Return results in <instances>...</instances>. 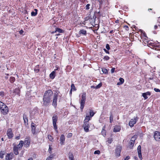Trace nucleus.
Returning <instances> with one entry per match:
<instances>
[{"label": "nucleus", "mask_w": 160, "mask_h": 160, "mask_svg": "<svg viewBox=\"0 0 160 160\" xmlns=\"http://www.w3.org/2000/svg\"><path fill=\"white\" fill-rule=\"evenodd\" d=\"M53 92L51 89L46 91L44 94L43 98V105L45 107L48 106L51 102V97Z\"/></svg>", "instance_id": "obj_1"}, {"label": "nucleus", "mask_w": 160, "mask_h": 160, "mask_svg": "<svg viewBox=\"0 0 160 160\" xmlns=\"http://www.w3.org/2000/svg\"><path fill=\"white\" fill-rule=\"evenodd\" d=\"M0 110L1 113L4 115H7L9 112L8 107L2 101H0Z\"/></svg>", "instance_id": "obj_2"}, {"label": "nucleus", "mask_w": 160, "mask_h": 160, "mask_svg": "<svg viewBox=\"0 0 160 160\" xmlns=\"http://www.w3.org/2000/svg\"><path fill=\"white\" fill-rule=\"evenodd\" d=\"M23 145V141L21 140L19 142V144L17 145H15L13 146V151L15 155H18L19 154L18 150H21L22 149V147Z\"/></svg>", "instance_id": "obj_3"}, {"label": "nucleus", "mask_w": 160, "mask_h": 160, "mask_svg": "<svg viewBox=\"0 0 160 160\" xmlns=\"http://www.w3.org/2000/svg\"><path fill=\"white\" fill-rule=\"evenodd\" d=\"M151 48L156 50H160V43L158 42L148 43Z\"/></svg>", "instance_id": "obj_4"}, {"label": "nucleus", "mask_w": 160, "mask_h": 160, "mask_svg": "<svg viewBox=\"0 0 160 160\" xmlns=\"http://www.w3.org/2000/svg\"><path fill=\"white\" fill-rule=\"evenodd\" d=\"M58 120V117L56 114H54L52 117V124L53 128L57 133L58 132L57 122Z\"/></svg>", "instance_id": "obj_5"}, {"label": "nucleus", "mask_w": 160, "mask_h": 160, "mask_svg": "<svg viewBox=\"0 0 160 160\" xmlns=\"http://www.w3.org/2000/svg\"><path fill=\"white\" fill-rule=\"evenodd\" d=\"M86 99V93L84 92L82 93L81 99L80 102V109L82 111L84 106Z\"/></svg>", "instance_id": "obj_6"}, {"label": "nucleus", "mask_w": 160, "mask_h": 160, "mask_svg": "<svg viewBox=\"0 0 160 160\" xmlns=\"http://www.w3.org/2000/svg\"><path fill=\"white\" fill-rule=\"evenodd\" d=\"M122 149V147L120 145H117L115 149L114 153L116 158L119 157L121 155V152Z\"/></svg>", "instance_id": "obj_7"}, {"label": "nucleus", "mask_w": 160, "mask_h": 160, "mask_svg": "<svg viewBox=\"0 0 160 160\" xmlns=\"http://www.w3.org/2000/svg\"><path fill=\"white\" fill-rule=\"evenodd\" d=\"M39 114L38 110L37 108H34L30 113V116L31 118H34Z\"/></svg>", "instance_id": "obj_8"}, {"label": "nucleus", "mask_w": 160, "mask_h": 160, "mask_svg": "<svg viewBox=\"0 0 160 160\" xmlns=\"http://www.w3.org/2000/svg\"><path fill=\"white\" fill-rule=\"evenodd\" d=\"M59 92H57L56 93H55L53 96L52 105L55 108L57 107V100Z\"/></svg>", "instance_id": "obj_9"}, {"label": "nucleus", "mask_w": 160, "mask_h": 160, "mask_svg": "<svg viewBox=\"0 0 160 160\" xmlns=\"http://www.w3.org/2000/svg\"><path fill=\"white\" fill-rule=\"evenodd\" d=\"M31 142V139L30 137L28 136L25 138L24 142L23 141L24 147L25 148H28L29 147Z\"/></svg>", "instance_id": "obj_10"}, {"label": "nucleus", "mask_w": 160, "mask_h": 160, "mask_svg": "<svg viewBox=\"0 0 160 160\" xmlns=\"http://www.w3.org/2000/svg\"><path fill=\"white\" fill-rule=\"evenodd\" d=\"M138 119V118L136 117V118H133L131 119L129 123V125L131 128L134 126L137 122Z\"/></svg>", "instance_id": "obj_11"}, {"label": "nucleus", "mask_w": 160, "mask_h": 160, "mask_svg": "<svg viewBox=\"0 0 160 160\" xmlns=\"http://www.w3.org/2000/svg\"><path fill=\"white\" fill-rule=\"evenodd\" d=\"M135 140L136 138H135V136H133L132 137L131 139L130 140L128 143V146L130 149H132L133 148Z\"/></svg>", "instance_id": "obj_12"}, {"label": "nucleus", "mask_w": 160, "mask_h": 160, "mask_svg": "<svg viewBox=\"0 0 160 160\" xmlns=\"http://www.w3.org/2000/svg\"><path fill=\"white\" fill-rule=\"evenodd\" d=\"M14 157V153L11 152L10 153H7L5 155V160H11Z\"/></svg>", "instance_id": "obj_13"}, {"label": "nucleus", "mask_w": 160, "mask_h": 160, "mask_svg": "<svg viewBox=\"0 0 160 160\" xmlns=\"http://www.w3.org/2000/svg\"><path fill=\"white\" fill-rule=\"evenodd\" d=\"M7 135L9 139H12L13 136L12 130L11 128H9L7 132Z\"/></svg>", "instance_id": "obj_14"}, {"label": "nucleus", "mask_w": 160, "mask_h": 160, "mask_svg": "<svg viewBox=\"0 0 160 160\" xmlns=\"http://www.w3.org/2000/svg\"><path fill=\"white\" fill-rule=\"evenodd\" d=\"M153 137L156 141H160V132H159L158 131H155Z\"/></svg>", "instance_id": "obj_15"}, {"label": "nucleus", "mask_w": 160, "mask_h": 160, "mask_svg": "<svg viewBox=\"0 0 160 160\" xmlns=\"http://www.w3.org/2000/svg\"><path fill=\"white\" fill-rule=\"evenodd\" d=\"M83 127L85 132H88L89 131V129L90 127L89 122H83Z\"/></svg>", "instance_id": "obj_16"}, {"label": "nucleus", "mask_w": 160, "mask_h": 160, "mask_svg": "<svg viewBox=\"0 0 160 160\" xmlns=\"http://www.w3.org/2000/svg\"><path fill=\"white\" fill-rule=\"evenodd\" d=\"M141 37L142 40H148V38L147 36V35L144 32L141 31Z\"/></svg>", "instance_id": "obj_17"}, {"label": "nucleus", "mask_w": 160, "mask_h": 160, "mask_svg": "<svg viewBox=\"0 0 160 160\" xmlns=\"http://www.w3.org/2000/svg\"><path fill=\"white\" fill-rule=\"evenodd\" d=\"M137 149L138 157H139L140 159L141 160H142V155L141 153V147L140 145L138 146Z\"/></svg>", "instance_id": "obj_18"}, {"label": "nucleus", "mask_w": 160, "mask_h": 160, "mask_svg": "<svg viewBox=\"0 0 160 160\" xmlns=\"http://www.w3.org/2000/svg\"><path fill=\"white\" fill-rule=\"evenodd\" d=\"M31 127L32 128L31 129V132L33 134H36V126L35 124L33 122H32L31 124Z\"/></svg>", "instance_id": "obj_19"}, {"label": "nucleus", "mask_w": 160, "mask_h": 160, "mask_svg": "<svg viewBox=\"0 0 160 160\" xmlns=\"http://www.w3.org/2000/svg\"><path fill=\"white\" fill-rule=\"evenodd\" d=\"M60 141V143L61 145L64 144L65 138V136L63 134H62L61 135Z\"/></svg>", "instance_id": "obj_20"}, {"label": "nucleus", "mask_w": 160, "mask_h": 160, "mask_svg": "<svg viewBox=\"0 0 160 160\" xmlns=\"http://www.w3.org/2000/svg\"><path fill=\"white\" fill-rule=\"evenodd\" d=\"M20 92V89L19 88H16L13 90V93L14 94L13 95L15 96L16 95H18L19 96Z\"/></svg>", "instance_id": "obj_21"}, {"label": "nucleus", "mask_w": 160, "mask_h": 160, "mask_svg": "<svg viewBox=\"0 0 160 160\" xmlns=\"http://www.w3.org/2000/svg\"><path fill=\"white\" fill-rule=\"evenodd\" d=\"M121 130V127L120 126L116 125L114 126L113 132H119Z\"/></svg>", "instance_id": "obj_22"}, {"label": "nucleus", "mask_w": 160, "mask_h": 160, "mask_svg": "<svg viewBox=\"0 0 160 160\" xmlns=\"http://www.w3.org/2000/svg\"><path fill=\"white\" fill-rule=\"evenodd\" d=\"M151 94V92L148 91L146 92H144L142 93V96L144 98V99H147L148 98L147 95L150 96Z\"/></svg>", "instance_id": "obj_23"}, {"label": "nucleus", "mask_w": 160, "mask_h": 160, "mask_svg": "<svg viewBox=\"0 0 160 160\" xmlns=\"http://www.w3.org/2000/svg\"><path fill=\"white\" fill-rule=\"evenodd\" d=\"M23 119L24 120V124L25 125H28V117L27 115L26 114H23Z\"/></svg>", "instance_id": "obj_24"}, {"label": "nucleus", "mask_w": 160, "mask_h": 160, "mask_svg": "<svg viewBox=\"0 0 160 160\" xmlns=\"http://www.w3.org/2000/svg\"><path fill=\"white\" fill-rule=\"evenodd\" d=\"M79 34L81 35H83L86 36L87 34V31L85 30L81 29L79 32Z\"/></svg>", "instance_id": "obj_25"}, {"label": "nucleus", "mask_w": 160, "mask_h": 160, "mask_svg": "<svg viewBox=\"0 0 160 160\" xmlns=\"http://www.w3.org/2000/svg\"><path fill=\"white\" fill-rule=\"evenodd\" d=\"M55 77V72L53 71L49 75V77L50 78L53 79Z\"/></svg>", "instance_id": "obj_26"}, {"label": "nucleus", "mask_w": 160, "mask_h": 160, "mask_svg": "<svg viewBox=\"0 0 160 160\" xmlns=\"http://www.w3.org/2000/svg\"><path fill=\"white\" fill-rule=\"evenodd\" d=\"M68 158L69 160H74V157L73 154L71 152H69L68 153Z\"/></svg>", "instance_id": "obj_27"}, {"label": "nucleus", "mask_w": 160, "mask_h": 160, "mask_svg": "<svg viewBox=\"0 0 160 160\" xmlns=\"http://www.w3.org/2000/svg\"><path fill=\"white\" fill-rule=\"evenodd\" d=\"M91 118V117H90L89 116H86L85 117L83 122H89V121L90 120Z\"/></svg>", "instance_id": "obj_28"}, {"label": "nucleus", "mask_w": 160, "mask_h": 160, "mask_svg": "<svg viewBox=\"0 0 160 160\" xmlns=\"http://www.w3.org/2000/svg\"><path fill=\"white\" fill-rule=\"evenodd\" d=\"M34 70L35 72L36 73H38L40 70V68L39 65L36 66L34 68Z\"/></svg>", "instance_id": "obj_29"}, {"label": "nucleus", "mask_w": 160, "mask_h": 160, "mask_svg": "<svg viewBox=\"0 0 160 160\" xmlns=\"http://www.w3.org/2000/svg\"><path fill=\"white\" fill-rule=\"evenodd\" d=\"M34 11H35V12H34V11H32L31 13V15L32 16H36L38 13V10L36 9H34Z\"/></svg>", "instance_id": "obj_30"}, {"label": "nucleus", "mask_w": 160, "mask_h": 160, "mask_svg": "<svg viewBox=\"0 0 160 160\" xmlns=\"http://www.w3.org/2000/svg\"><path fill=\"white\" fill-rule=\"evenodd\" d=\"M56 31L58 32L59 33H63L64 32V30L58 28H56Z\"/></svg>", "instance_id": "obj_31"}, {"label": "nucleus", "mask_w": 160, "mask_h": 160, "mask_svg": "<svg viewBox=\"0 0 160 160\" xmlns=\"http://www.w3.org/2000/svg\"><path fill=\"white\" fill-rule=\"evenodd\" d=\"M119 81H120V82H118L117 83V85H120L122 84L123 83V82H124V79H123L122 78H120L119 79Z\"/></svg>", "instance_id": "obj_32"}, {"label": "nucleus", "mask_w": 160, "mask_h": 160, "mask_svg": "<svg viewBox=\"0 0 160 160\" xmlns=\"http://www.w3.org/2000/svg\"><path fill=\"white\" fill-rule=\"evenodd\" d=\"M54 155L53 154H51L48 157L46 160H52L54 158Z\"/></svg>", "instance_id": "obj_33"}, {"label": "nucleus", "mask_w": 160, "mask_h": 160, "mask_svg": "<svg viewBox=\"0 0 160 160\" xmlns=\"http://www.w3.org/2000/svg\"><path fill=\"white\" fill-rule=\"evenodd\" d=\"M113 141L112 138H108L107 142L109 144H111Z\"/></svg>", "instance_id": "obj_34"}, {"label": "nucleus", "mask_w": 160, "mask_h": 160, "mask_svg": "<svg viewBox=\"0 0 160 160\" xmlns=\"http://www.w3.org/2000/svg\"><path fill=\"white\" fill-rule=\"evenodd\" d=\"M15 79L14 77H11L10 78V82L11 83H13L15 81Z\"/></svg>", "instance_id": "obj_35"}, {"label": "nucleus", "mask_w": 160, "mask_h": 160, "mask_svg": "<svg viewBox=\"0 0 160 160\" xmlns=\"http://www.w3.org/2000/svg\"><path fill=\"white\" fill-rule=\"evenodd\" d=\"M89 113L90 115V117H91V118L94 115V114H95V113L93 112V111L92 110H90Z\"/></svg>", "instance_id": "obj_36"}, {"label": "nucleus", "mask_w": 160, "mask_h": 160, "mask_svg": "<svg viewBox=\"0 0 160 160\" xmlns=\"http://www.w3.org/2000/svg\"><path fill=\"white\" fill-rule=\"evenodd\" d=\"M70 89H72V90H73V91H76V90L74 84L73 83L71 85V88Z\"/></svg>", "instance_id": "obj_37"}, {"label": "nucleus", "mask_w": 160, "mask_h": 160, "mask_svg": "<svg viewBox=\"0 0 160 160\" xmlns=\"http://www.w3.org/2000/svg\"><path fill=\"white\" fill-rule=\"evenodd\" d=\"M102 71L105 74H107L108 73V70L105 68H102Z\"/></svg>", "instance_id": "obj_38"}, {"label": "nucleus", "mask_w": 160, "mask_h": 160, "mask_svg": "<svg viewBox=\"0 0 160 160\" xmlns=\"http://www.w3.org/2000/svg\"><path fill=\"white\" fill-rule=\"evenodd\" d=\"M48 138L49 140L51 142H52L53 141V138L52 136L50 135H48Z\"/></svg>", "instance_id": "obj_39"}, {"label": "nucleus", "mask_w": 160, "mask_h": 160, "mask_svg": "<svg viewBox=\"0 0 160 160\" xmlns=\"http://www.w3.org/2000/svg\"><path fill=\"white\" fill-rule=\"evenodd\" d=\"M109 119L110 122L111 123H112L113 120V116L112 114H111L110 115L109 117Z\"/></svg>", "instance_id": "obj_40"}, {"label": "nucleus", "mask_w": 160, "mask_h": 160, "mask_svg": "<svg viewBox=\"0 0 160 160\" xmlns=\"http://www.w3.org/2000/svg\"><path fill=\"white\" fill-rule=\"evenodd\" d=\"M101 133L104 137H105L106 135V130H102Z\"/></svg>", "instance_id": "obj_41"}, {"label": "nucleus", "mask_w": 160, "mask_h": 160, "mask_svg": "<svg viewBox=\"0 0 160 160\" xmlns=\"http://www.w3.org/2000/svg\"><path fill=\"white\" fill-rule=\"evenodd\" d=\"M5 95V93L4 91H1L0 92V97L3 98Z\"/></svg>", "instance_id": "obj_42"}, {"label": "nucleus", "mask_w": 160, "mask_h": 160, "mask_svg": "<svg viewBox=\"0 0 160 160\" xmlns=\"http://www.w3.org/2000/svg\"><path fill=\"white\" fill-rule=\"evenodd\" d=\"M4 155V153H3V152L2 151H1L0 152V158L1 159L3 158L4 157L3 156Z\"/></svg>", "instance_id": "obj_43"}, {"label": "nucleus", "mask_w": 160, "mask_h": 160, "mask_svg": "<svg viewBox=\"0 0 160 160\" xmlns=\"http://www.w3.org/2000/svg\"><path fill=\"white\" fill-rule=\"evenodd\" d=\"M110 59V57L108 56H105L103 58V59H104V60H108L109 59Z\"/></svg>", "instance_id": "obj_44"}, {"label": "nucleus", "mask_w": 160, "mask_h": 160, "mask_svg": "<svg viewBox=\"0 0 160 160\" xmlns=\"http://www.w3.org/2000/svg\"><path fill=\"white\" fill-rule=\"evenodd\" d=\"M102 85V84L101 82L99 83L98 84L96 87L95 88L96 89H98L100 88Z\"/></svg>", "instance_id": "obj_45"}, {"label": "nucleus", "mask_w": 160, "mask_h": 160, "mask_svg": "<svg viewBox=\"0 0 160 160\" xmlns=\"http://www.w3.org/2000/svg\"><path fill=\"white\" fill-rule=\"evenodd\" d=\"M90 4H88L86 6V10H88L90 8Z\"/></svg>", "instance_id": "obj_46"}, {"label": "nucleus", "mask_w": 160, "mask_h": 160, "mask_svg": "<svg viewBox=\"0 0 160 160\" xmlns=\"http://www.w3.org/2000/svg\"><path fill=\"white\" fill-rule=\"evenodd\" d=\"M100 153V151L99 150L95 151L94 152V154H99Z\"/></svg>", "instance_id": "obj_47"}, {"label": "nucleus", "mask_w": 160, "mask_h": 160, "mask_svg": "<svg viewBox=\"0 0 160 160\" xmlns=\"http://www.w3.org/2000/svg\"><path fill=\"white\" fill-rule=\"evenodd\" d=\"M52 148L51 147V146L49 145V149H48V152L50 154H51L52 153Z\"/></svg>", "instance_id": "obj_48"}, {"label": "nucleus", "mask_w": 160, "mask_h": 160, "mask_svg": "<svg viewBox=\"0 0 160 160\" xmlns=\"http://www.w3.org/2000/svg\"><path fill=\"white\" fill-rule=\"evenodd\" d=\"M106 48L108 50H109L110 49L109 45L108 44H107L106 46Z\"/></svg>", "instance_id": "obj_49"}, {"label": "nucleus", "mask_w": 160, "mask_h": 160, "mask_svg": "<svg viewBox=\"0 0 160 160\" xmlns=\"http://www.w3.org/2000/svg\"><path fill=\"white\" fill-rule=\"evenodd\" d=\"M72 133H68L67 135V137L68 138H70L72 136Z\"/></svg>", "instance_id": "obj_50"}, {"label": "nucleus", "mask_w": 160, "mask_h": 160, "mask_svg": "<svg viewBox=\"0 0 160 160\" xmlns=\"http://www.w3.org/2000/svg\"><path fill=\"white\" fill-rule=\"evenodd\" d=\"M124 28L126 30L128 31L129 30V28L128 27L127 25H125L124 26Z\"/></svg>", "instance_id": "obj_51"}, {"label": "nucleus", "mask_w": 160, "mask_h": 160, "mask_svg": "<svg viewBox=\"0 0 160 160\" xmlns=\"http://www.w3.org/2000/svg\"><path fill=\"white\" fill-rule=\"evenodd\" d=\"M15 138L16 140H19L20 138V135L19 134L18 136H16Z\"/></svg>", "instance_id": "obj_52"}, {"label": "nucleus", "mask_w": 160, "mask_h": 160, "mask_svg": "<svg viewBox=\"0 0 160 160\" xmlns=\"http://www.w3.org/2000/svg\"><path fill=\"white\" fill-rule=\"evenodd\" d=\"M154 90L157 92H160V90L158 88H154Z\"/></svg>", "instance_id": "obj_53"}, {"label": "nucleus", "mask_w": 160, "mask_h": 160, "mask_svg": "<svg viewBox=\"0 0 160 160\" xmlns=\"http://www.w3.org/2000/svg\"><path fill=\"white\" fill-rule=\"evenodd\" d=\"M103 50L104 51V52L107 53H108V54H109V51L106 50V49L105 48H104L103 49Z\"/></svg>", "instance_id": "obj_54"}, {"label": "nucleus", "mask_w": 160, "mask_h": 160, "mask_svg": "<svg viewBox=\"0 0 160 160\" xmlns=\"http://www.w3.org/2000/svg\"><path fill=\"white\" fill-rule=\"evenodd\" d=\"M115 70V68H112L111 70V73H113L114 72Z\"/></svg>", "instance_id": "obj_55"}, {"label": "nucleus", "mask_w": 160, "mask_h": 160, "mask_svg": "<svg viewBox=\"0 0 160 160\" xmlns=\"http://www.w3.org/2000/svg\"><path fill=\"white\" fill-rule=\"evenodd\" d=\"M130 159V157L129 156H127L126 158H124V160H128Z\"/></svg>", "instance_id": "obj_56"}, {"label": "nucleus", "mask_w": 160, "mask_h": 160, "mask_svg": "<svg viewBox=\"0 0 160 160\" xmlns=\"http://www.w3.org/2000/svg\"><path fill=\"white\" fill-rule=\"evenodd\" d=\"M115 31V29H114V30H111L109 32V33L110 34H112Z\"/></svg>", "instance_id": "obj_57"}, {"label": "nucleus", "mask_w": 160, "mask_h": 160, "mask_svg": "<svg viewBox=\"0 0 160 160\" xmlns=\"http://www.w3.org/2000/svg\"><path fill=\"white\" fill-rule=\"evenodd\" d=\"M6 75L7 76L5 77V78L6 80H7L8 78V76L9 75V74H6Z\"/></svg>", "instance_id": "obj_58"}, {"label": "nucleus", "mask_w": 160, "mask_h": 160, "mask_svg": "<svg viewBox=\"0 0 160 160\" xmlns=\"http://www.w3.org/2000/svg\"><path fill=\"white\" fill-rule=\"evenodd\" d=\"M56 69H55L54 70V71L55 72L56 71V70H59L60 69V68H59V67H58V66H56Z\"/></svg>", "instance_id": "obj_59"}, {"label": "nucleus", "mask_w": 160, "mask_h": 160, "mask_svg": "<svg viewBox=\"0 0 160 160\" xmlns=\"http://www.w3.org/2000/svg\"><path fill=\"white\" fill-rule=\"evenodd\" d=\"M90 19L89 17H87L85 18V21H87L88 19Z\"/></svg>", "instance_id": "obj_60"}, {"label": "nucleus", "mask_w": 160, "mask_h": 160, "mask_svg": "<svg viewBox=\"0 0 160 160\" xmlns=\"http://www.w3.org/2000/svg\"><path fill=\"white\" fill-rule=\"evenodd\" d=\"M23 32V30L22 29L21 30H20L19 32L20 34H22Z\"/></svg>", "instance_id": "obj_61"}, {"label": "nucleus", "mask_w": 160, "mask_h": 160, "mask_svg": "<svg viewBox=\"0 0 160 160\" xmlns=\"http://www.w3.org/2000/svg\"><path fill=\"white\" fill-rule=\"evenodd\" d=\"M158 26L157 25H156L154 26V28L155 29H156L158 28Z\"/></svg>", "instance_id": "obj_62"}, {"label": "nucleus", "mask_w": 160, "mask_h": 160, "mask_svg": "<svg viewBox=\"0 0 160 160\" xmlns=\"http://www.w3.org/2000/svg\"><path fill=\"white\" fill-rule=\"evenodd\" d=\"M72 89H70V92H69V93H70V94L71 96L72 95Z\"/></svg>", "instance_id": "obj_63"}, {"label": "nucleus", "mask_w": 160, "mask_h": 160, "mask_svg": "<svg viewBox=\"0 0 160 160\" xmlns=\"http://www.w3.org/2000/svg\"><path fill=\"white\" fill-rule=\"evenodd\" d=\"M115 22L116 23H118L119 22V20H117L115 21Z\"/></svg>", "instance_id": "obj_64"}]
</instances>
